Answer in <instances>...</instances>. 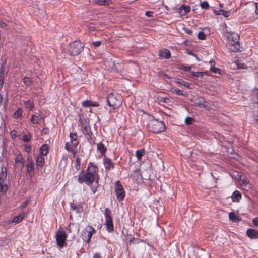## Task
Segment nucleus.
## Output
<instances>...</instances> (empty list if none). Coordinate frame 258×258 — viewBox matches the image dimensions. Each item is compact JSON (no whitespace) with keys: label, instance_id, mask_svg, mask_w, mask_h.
Masks as SVG:
<instances>
[{"label":"nucleus","instance_id":"1","mask_svg":"<svg viewBox=\"0 0 258 258\" xmlns=\"http://www.w3.org/2000/svg\"><path fill=\"white\" fill-rule=\"evenodd\" d=\"M87 170L88 172L85 175L83 173L79 175L78 180L80 183L84 182L87 184H91L94 181L95 176L98 172L97 167L90 163Z\"/></svg>","mask_w":258,"mask_h":258},{"label":"nucleus","instance_id":"2","mask_svg":"<svg viewBox=\"0 0 258 258\" xmlns=\"http://www.w3.org/2000/svg\"><path fill=\"white\" fill-rule=\"evenodd\" d=\"M227 46L231 51L236 52L240 49L239 36L237 33H230L227 36Z\"/></svg>","mask_w":258,"mask_h":258},{"label":"nucleus","instance_id":"3","mask_svg":"<svg viewBox=\"0 0 258 258\" xmlns=\"http://www.w3.org/2000/svg\"><path fill=\"white\" fill-rule=\"evenodd\" d=\"M122 98L120 94L113 92L107 98V102L109 106L113 108L119 107L122 104Z\"/></svg>","mask_w":258,"mask_h":258},{"label":"nucleus","instance_id":"4","mask_svg":"<svg viewBox=\"0 0 258 258\" xmlns=\"http://www.w3.org/2000/svg\"><path fill=\"white\" fill-rule=\"evenodd\" d=\"M149 130L154 133H160L164 131L165 125L163 122L157 119L150 120L148 124Z\"/></svg>","mask_w":258,"mask_h":258},{"label":"nucleus","instance_id":"5","mask_svg":"<svg viewBox=\"0 0 258 258\" xmlns=\"http://www.w3.org/2000/svg\"><path fill=\"white\" fill-rule=\"evenodd\" d=\"M83 48L82 43L79 41H76L70 44L68 51L71 55H77L82 51Z\"/></svg>","mask_w":258,"mask_h":258},{"label":"nucleus","instance_id":"6","mask_svg":"<svg viewBox=\"0 0 258 258\" xmlns=\"http://www.w3.org/2000/svg\"><path fill=\"white\" fill-rule=\"evenodd\" d=\"M105 216L106 221L105 225L107 230L109 232H112L114 229L112 219L111 216V211L107 208L105 209Z\"/></svg>","mask_w":258,"mask_h":258},{"label":"nucleus","instance_id":"7","mask_svg":"<svg viewBox=\"0 0 258 258\" xmlns=\"http://www.w3.org/2000/svg\"><path fill=\"white\" fill-rule=\"evenodd\" d=\"M14 160L15 168L18 170H21L24 168V165L22 155L19 151L16 152Z\"/></svg>","mask_w":258,"mask_h":258},{"label":"nucleus","instance_id":"8","mask_svg":"<svg viewBox=\"0 0 258 258\" xmlns=\"http://www.w3.org/2000/svg\"><path fill=\"white\" fill-rule=\"evenodd\" d=\"M115 190L117 199L118 201L122 200L125 196V192L119 181L115 183Z\"/></svg>","mask_w":258,"mask_h":258},{"label":"nucleus","instance_id":"9","mask_svg":"<svg viewBox=\"0 0 258 258\" xmlns=\"http://www.w3.org/2000/svg\"><path fill=\"white\" fill-rule=\"evenodd\" d=\"M56 239L57 245L61 248L63 246L67 235L63 230H58L56 233Z\"/></svg>","mask_w":258,"mask_h":258},{"label":"nucleus","instance_id":"10","mask_svg":"<svg viewBox=\"0 0 258 258\" xmlns=\"http://www.w3.org/2000/svg\"><path fill=\"white\" fill-rule=\"evenodd\" d=\"M247 236L251 239H256L258 237V231L253 229H248L246 231Z\"/></svg>","mask_w":258,"mask_h":258},{"label":"nucleus","instance_id":"11","mask_svg":"<svg viewBox=\"0 0 258 258\" xmlns=\"http://www.w3.org/2000/svg\"><path fill=\"white\" fill-rule=\"evenodd\" d=\"M104 164L105 169L107 171L110 170L111 169L114 168V165L110 159L108 158H105L104 159Z\"/></svg>","mask_w":258,"mask_h":258},{"label":"nucleus","instance_id":"12","mask_svg":"<svg viewBox=\"0 0 258 258\" xmlns=\"http://www.w3.org/2000/svg\"><path fill=\"white\" fill-rule=\"evenodd\" d=\"M86 231L87 233V239H86V242L89 243L91 240L92 235L95 232V229L90 226H88L86 227Z\"/></svg>","mask_w":258,"mask_h":258},{"label":"nucleus","instance_id":"13","mask_svg":"<svg viewBox=\"0 0 258 258\" xmlns=\"http://www.w3.org/2000/svg\"><path fill=\"white\" fill-rule=\"evenodd\" d=\"M190 10V7L188 6H185L183 5L181 6L178 9L179 13L181 15H185L189 12Z\"/></svg>","mask_w":258,"mask_h":258},{"label":"nucleus","instance_id":"14","mask_svg":"<svg viewBox=\"0 0 258 258\" xmlns=\"http://www.w3.org/2000/svg\"><path fill=\"white\" fill-rule=\"evenodd\" d=\"M159 55L162 58L168 59L171 56V53L169 50L166 49H164L159 51Z\"/></svg>","mask_w":258,"mask_h":258},{"label":"nucleus","instance_id":"15","mask_svg":"<svg viewBox=\"0 0 258 258\" xmlns=\"http://www.w3.org/2000/svg\"><path fill=\"white\" fill-rule=\"evenodd\" d=\"M229 218L230 220L233 221V222H238L240 221L241 219V218L236 215L233 212H230L229 214Z\"/></svg>","mask_w":258,"mask_h":258},{"label":"nucleus","instance_id":"16","mask_svg":"<svg viewBox=\"0 0 258 258\" xmlns=\"http://www.w3.org/2000/svg\"><path fill=\"white\" fill-rule=\"evenodd\" d=\"M231 198L233 201L239 202L241 198V195L239 191L236 190L233 193Z\"/></svg>","mask_w":258,"mask_h":258},{"label":"nucleus","instance_id":"17","mask_svg":"<svg viewBox=\"0 0 258 258\" xmlns=\"http://www.w3.org/2000/svg\"><path fill=\"white\" fill-rule=\"evenodd\" d=\"M175 82L176 83L182 85L187 88H190V84L188 82L184 81L182 79L179 78L176 79Z\"/></svg>","mask_w":258,"mask_h":258},{"label":"nucleus","instance_id":"18","mask_svg":"<svg viewBox=\"0 0 258 258\" xmlns=\"http://www.w3.org/2000/svg\"><path fill=\"white\" fill-rule=\"evenodd\" d=\"M7 177L6 168L2 167L0 171V181H5Z\"/></svg>","mask_w":258,"mask_h":258},{"label":"nucleus","instance_id":"19","mask_svg":"<svg viewBox=\"0 0 258 258\" xmlns=\"http://www.w3.org/2000/svg\"><path fill=\"white\" fill-rule=\"evenodd\" d=\"M44 164V159L41 156H38L36 160L37 167H42Z\"/></svg>","mask_w":258,"mask_h":258},{"label":"nucleus","instance_id":"20","mask_svg":"<svg viewBox=\"0 0 258 258\" xmlns=\"http://www.w3.org/2000/svg\"><path fill=\"white\" fill-rule=\"evenodd\" d=\"M48 146L43 144L40 149V153L43 155H46L48 153Z\"/></svg>","mask_w":258,"mask_h":258},{"label":"nucleus","instance_id":"21","mask_svg":"<svg viewBox=\"0 0 258 258\" xmlns=\"http://www.w3.org/2000/svg\"><path fill=\"white\" fill-rule=\"evenodd\" d=\"M27 169L28 172H31L33 171L34 169V163L32 160H28V163L27 165Z\"/></svg>","mask_w":258,"mask_h":258},{"label":"nucleus","instance_id":"22","mask_svg":"<svg viewBox=\"0 0 258 258\" xmlns=\"http://www.w3.org/2000/svg\"><path fill=\"white\" fill-rule=\"evenodd\" d=\"M43 119L42 116L39 117L36 115H33L31 118V121L33 124H38L39 123V119Z\"/></svg>","mask_w":258,"mask_h":258},{"label":"nucleus","instance_id":"23","mask_svg":"<svg viewBox=\"0 0 258 258\" xmlns=\"http://www.w3.org/2000/svg\"><path fill=\"white\" fill-rule=\"evenodd\" d=\"M97 149L101 154H104L106 151L105 146L102 143H99L97 144Z\"/></svg>","mask_w":258,"mask_h":258},{"label":"nucleus","instance_id":"24","mask_svg":"<svg viewBox=\"0 0 258 258\" xmlns=\"http://www.w3.org/2000/svg\"><path fill=\"white\" fill-rule=\"evenodd\" d=\"M24 218V216L22 214H20L18 216H15L13 218L12 222L15 223H18L20 222Z\"/></svg>","mask_w":258,"mask_h":258},{"label":"nucleus","instance_id":"25","mask_svg":"<svg viewBox=\"0 0 258 258\" xmlns=\"http://www.w3.org/2000/svg\"><path fill=\"white\" fill-rule=\"evenodd\" d=\"M8 190V186L4 181H0V192H5Z\"/></svg>","mask_w":258,"mask_h":258},{"label":"nucleus","instance_id":"26","mask_svg":"<svg viewBox=\"0 0 258 258\" xmlns=\"http://www.w3.org/2000/svg\"><path fill=\"white\" fill-rule=\"evenodd\" d=\"M145 152V150L144 149L142 150H138L136 152V156L137 158L140 160L142 158V157L143 156Z\"/></svg>","mask_w":258,"mask_h":258},{"label":"nucleus","instance_id":"27","mask_svg":"<svg viewBox=\"0 0 258 258\" xmlns=\"http://www.w3.org/2000/svg\"><path fill=\"white\" fill-rule=\"evenodd\" d=\"M25 105L26 108L28 111H30L33 108V104L30 100L25 101Z\"/></svg>","mask_w":258,"mask_h":258},{"label":"nucleus","instance_id":"28","mask_svg":"<svg viewBox=\"0 0 258 258\" xmlns=\"http://www.w3.org/2000/svg\"><path fill=\"white\" fill-rule=\"evenodd\" d=\"M170 91L178 95H184L181 90L176 88L172 87L170 89Z\"/></svg>","mask_w":258,"mask_h":258},{"label":"nucleus","instance_id":"29","mask_svg":"<svg viewBox=\"0 0 258 258\" xmlns=\"http://www.w3.org/2000/svg\"><path fill=\"white\" fill-rule=\"evenodd\" d=\"M195 105L196 106L200 107L201 108L205 107L204 104V101L203 100H197L195 102Z\"/></svg>","mask_w":258,"mask_h":258},{"label":"nucleus","instance_id":"30","mask_svg":"<svg viewBox=\"0 0 258 258\" xmlns=\"http://www.w3.org/2000/svg\"><path fill=\"white\" fill-rule=\"evenodd\" d=\"M98 4L99 5H109L111 3V0H98L97 2Z\"/></svg>","mask_w":258,"mask_h":258},{"label":"nucleus","instance_id":"31","mask_svg":"<svg viewBox=\"0 0 258 258\" xmlns=\"http://www.w3.org/2000/svg\"><path fill=\"white\" fill-rule=\"evenodd\" d=\"M22 110L21 108H19L14 113L13 116L15 118H18L22 115Z\"/></svg>","mask_w":258,"mask_h":258},{"label":"nucleus","instance_id":"32","mask_svg":"<svg viewBox=\"0 0 258 258\" xmlns=\"http://www.w3.org/2000/svg\"><path fill=\"white\" fill-rule=\"evenodd\" d=\"M23 82L27 86H30L31 84V80L30 78L25 77L23 78Z\"/></svg>","mask_w":258,"mask_h":258},{"label":"nucleus","instance_id":"33","mask_svg":"<svg viewBox=\"0 0 258 258\" xmlns=\"http://www.w3.org/2000/svg\"><path fill=\"white\" fill-rule=\"evenodd\" d=\"M71 207L72 210H76L77 212H79L80 211L81 208L76 205L75 203H71Z\"/></svg>","mask_w":258,"mask_h":258},{"label":"nucleus","instance_id":"34","mask_svg":"<svg viewBox=\"0 0 258 258\" xmlns=\"http://www.w3.org/2000/svg\"><path fill=\"white\" fill-rule=\"evenodd\" d=\"M31 138V135L30 134H25L23 135L22 140L25 142H28Z\"/></svg>","mask_w":258,"mask_h":258},{"label":"nucleus","instance_id":"35","mask_svg":"<svg viewBox=\"0 0 258 258\" xmlns=\"http://www.w3.org/2000/svg\"><path fill=\"white\" fill-rule=\"evenodd\" d=\"M3 75V72L2 70V68H0V89L2 88L4 84V81L2 77V75Z\"/></svg>","mask_w":258,"mask_h":258},{"label":"nucleus","instance_id":"36","mask_svg":"<svg viewBox=\"0 0 258 258\" xmlns=\"http://www.w3.org/2000/svg\"><path fill=\"white\" fill-rule=\"evenodd\" d=\"M200 6L203 9H207L209 7L208 3L207 1H204L200 3Z\"/></svg>","mask_w":258,"mask_h":258},{"label":"nucleus","instance_id":"37","mask_svg":"<svg viewBox=\"0 0 258 258\" xmlns=\"http://www.w3.org/2000/svg\"><path fill=\"white\" fill-rule=\"evenodd\" d=\"M198 38L200 40H205L206 38V35L203 32H200L198 34Z\"/></svg>","mask_w":258,"mask_h":258},{"label":"nucleus","instance_id":"38","mask_svg":"<svg viewBox=\"0 0 258 258\" xmlns=\"http://www.w3.org/2000/svg\"><path fill=\"white\" fill-rule=\"evenodd\" d=\"M210 70L214 73L220 74L221 70L218 68L215 67H212L210 69Z\"/></svg>","mask_w":258,"mask_h":258},{"label":"nucleus","instance_id":"39","mask_svg":"<svg viewBox=\"0 0 258 258\" xmlns=\"http://www.w3.org/2000/svg\"><path fill=\"white\" fill-rule=\"evenodd\" d=\"M76 169L79 171L80 169V161L79 158H77L76 160Z\"/></svg>","mask_w":258,"mask_h":258},{"label":"nucleus","instance_id":"40","mask_svg":"<svg viewBox=\"0 0 258 258\" xmlns=\"http://www.w3.org/2000/svg\"><path fill=\"white\" fill-rule=\"evenodd\" d=\"M91 101L86 100L82 102V105L85 107H89V106H91Z\"/></svg>","mask_w":258,"mask_h":258},{"label":"nucleus","instance_id":"41","mask_svg":"<svg viewBox=\"0 0 258 258\" xmlns=\"http://www.w3.org/2000/svg\"><path fill=\"white\" fill-rule=\"evenodd\" d=\"M194 119L190 117H187L185 119V122L186 124H190L192 123Z\"/></svg>","mask_w":258,"mask_h":258},{"label":"nucleus","instance_id":"42","mask_svg":"<svg viewBox=\"0 0 258 258\" xmlns=\"http://www.w3.org/2000/svg\"><path fill=\"white\" fill-rule=\"evenodd\" d=\"M192 75L195 77H202L203 76V73L202 72H192L191 73Z\"/></svg>","mask_w":258,"mask_h":258},{"label":"nucleus","instance_id":"43","mask_svg":"<svg viewBox=\"0 0 258 258\" xmlns=\"http://www.w3.org/2000/svg\"><path fill=\"white\" fill-rule=\"evenodd\" d=\"M70 137L71 142L72 143H73V141L74 140H76V139H77V135L76 134L70 133Z\"/></svg>","mask_w":258,"mask_h":258},{"label":"nucleus","instance_id":"44","mask_svg":"<svg viewBox=\"0 0 258 258\" xmlns=\"http://www.w3.org/2000/svg\"><path fill=\"white\" fill-rule=\"evenodd\" d=\"M181 69L185 71L190 72L191 70V67L190 66H182Z\"/></svg>","mask_w":258,"mask_h":258},{"label":"nucleus","instance_id":"45","mask_svg":"<svg viewBox=\"0 0 258 258\" xmlns=\"http://www.w3.org/2000/svg\"><path fill=\"white\" fill-rule=\"evenodd\" d=\"M108 62L109 64V65L112 67V71H114V70H116V69L115 68V63H114V62L113 61H108Z\"/></svg>","mask_w":258,"mask_h":258},{"label":"nucleus","instance_id":"46","mask_svg":"<svg viewBox=\"0 0 258 258\" xmlns=\"http://www.w3.org/2000/svg\"><path fill=\"white\" fill-rule=\"evenodd\" d=\"M92 44L95 47H99V46H100V45L101 44V42L100 41L93 42L92 43Z\"/></svg>","mask_w":258,"mask_h":258},{"label":"nucleus","instance_id":"47","mask_svg":"<svg viewBox=\"0 0 258 258\" xmlns=\"http://www.w3.org/2000/svg\"><path fill=\"white\" fill-rule=\"evenodd\" d=\"M252 223L255 226H258V217L254 218L252 220Z\"/></svg>","mask_w":258,"mask_h":258},{"label":"nucleus","instance_id":"48","mask_svg":"<svg viewBox=\"0 0 258 258\" xmlns=\"http://www.w3.org/2000/svg\"><path fill=\"white\" fill-rule=\"evenodd\" d=\"M25 150L27 152L29 153L31 151V146L30 145H25Z\"/></svg>","mask_w":258,"mask_h":258},{"label":"nucleus","instance_id":"49","mask_svg":"<svg viewBox=\"0 0 258 258\" xmlns=\"http://www.w3.org/2000/svg\"><path fill=\"white\" fill-rule=\"evenodd\" d=\"M29 203V200L26 199V201L23 203L22 207H25L27 206V204Z\"/></svg>","mask_w":258,"mask_h":258},{"label":"nucleus","instance_id":"50","mask_svg":"<svg viewBox=\"0 0 258 258\" xmlns=\"http://www.w3.org/2000/svg\"><path fill=\"white\" fill-rule=\"evenodd\" d=\"M65 148L68 151L71 150V148L70 147V144H69V143H67L66 144V145H65Z\"/></svg>","mask_w":258,"mask_h":258},{"label":"nucleus","instance_id":"51","mask_svg":"<svg viewBox=\"0 0 258 258\" xmlns=\"http://www.w3.org/2000/svg\"><path fill=\"white\" fill-rule=\"evenodd\" d=\"M153 12L152 11H147L146 12V15L148 17H151L152 16Z\"/></svg>","mask_w":258,"mask_h":258},{"label":"nucleus","instance_id":"52","mask_svg":"<svg viewBox=\"0 0 258 258\" xmlns=\"http://www.w3.org/2000/svg\"><path fill=\"white\" fill-rule=\"evenodd\" d=\"M185 32L186 34H187L188 35H191L192 34V31L188 29H185Z\"/></svg>","mask_w":258,"mask_h":258},{"label":"nucleus","instance_id":"53","mask_svg":"<svg viewBox=\"0 0 258 258\" xmlns=\"http://www.w3.org/2000/svg\"><path fill=\"white\" fill-rule=\"evenodd\" d=\"M93 258H102L100 254L96 253L94 254Z\"/></svg>","mask_w":258,"mask_h":258},{"label":"nucleus","instance_id":"54","mask_svg":"<svg viewBox=\"0 0 258 258\" xmlns=\"http://www.w3.org/2000/svg\"><path fill=\"white\" fill-rule=\"evenodd\" d=\"M246 67H247L246 65L245 64H242L241 66H240V64H238V67L239 68L245 69L246 68Z\"/></svg>","mask_w":258,"mask_h":258},{"label":"nucleus","instance_id":"55","mask_svg":"<svg viewBox=\"0 0 258 258\" xmlns=\"http://www.w3.org/2000/svg\"><path fill=\"white\" fill-rule=\"evenodd\" d=\"M6 26V24L1 21H0V27L2 28H4Z\"/></svg>","mask_w":258,"mask_h":258},{"label":"nucleus","instance_id":"56","mask_svg":"<svg viewBox=\"0 0 258 258\" xmlns=\"http://www.w3.org/2000/svg\"><path fill=\"white\" fill-rule=\"evenodd\" d=\"M16 131L15 130H13L11 133V135L12 137H16Z\"/></svg>","mask_w":258,"mask_h":258},{"label":"nucleus","instance_id":"57","mask_svg":"<svg viewBox=\"0 0 258 258\" xmlns=\"http://www.w3.org/2000/svg\"><path fill=\"white\" fill-rule=\"evenodd\" d=\"M99 105L96 102H91V106H98Z\"/></svg>","mask_w":258,"mask_h":258},{"label":"nucleus","instance_id":"58","mask_svg":"<svg viewBox=\"0 0 258 258\" xmlns=\"http://www.w3.org/2000/svg\"><path fill=\"white\" fill-rule=\"evenodd\" d=\"M253 93L255 94L257 96H258V89L255 88L253 89Z\"/></svg>","mask_w":258,"mask_h":258},{"label":"nucleus","instance_id":"59","mask_svg":"<svg viewBox=\"0 0 258 258\" xmlns=\"http://www.w3.org/2000/svg\"><path fill=\"white\" fill-rule=\"evenodd\" d=\"M255 13L258 15V3H255Z\"/></svg>","mask_w":258,"mask_h":258},{"label":"nucleus","instance_id":"60","mask_svg":"<svg viewBox=\"0 0 258 258\" xmlns=\"http://www.w3.org/2000/svg\"><path fill=\"white\" fill-rule=\"evenodd\" d=\"M72 144L74 145V146H76L78 144V142L77 141V140H75L73 141Z\"/></svg>","mask_w":258,"mask_h":258},{"label":"nucleus","instance_id":"61","mask_svg":"<svg viewBox=\"0 0 258 258\" xmlns=\"http://www.w3.org/2000/svg\"><path fill=\"white\" fill-rule=\"evenodd\" d=\"M2 101H3V97L1 95V94H0V104L2 102Z\"/></svg>","mask_w":258,"mask_h":258},{"label":"nucleus","instance_id":"62","mask_svg":"<svg viewBox=\"0 0 258 258\" xmlns=\"http://www.w3.org/2000/svg\"><path fill=\"white\" fill-rule=\"evenodd\" d=\"M84 130H85V131H86V133H87V134H88V127H87V126H85V127H84Z\"/></svg>","mask_w":258,"mask_h":258},{"label":"nucleus","instance_id":"63","mask_svg":"<svg viewBox=\"0 0 258 258\" xmlns=\"http://www.w3.org/2000/svg\"><path fill=\"white\" fill-rule=\"evenodd\" d=\"M164 76L166 77L168 79H169L170 78L169 76L167 75H165Z\"/></svg>","mask_w":258,"mask_h":258},{"label":"nucleus","instance_id":"64","mask_svg":"<svg viewBox=\"0 0 258 258\" xmlns=\"http://www.w3.org/2000/svg\"><path fill=\"white\" fill-rule=\"evenodd\" d=\"M256 176L258 177V171H257L256 173Z\"/></svg>","mask_w":258,"mask_h":258}]
</instances>
